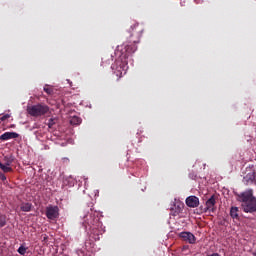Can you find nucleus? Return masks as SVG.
Instances as JSON below:
<instances>
[{"label":"nucleus","instance_id":"obj_3","mask_svg":"<svg viewBox=\"0 0 256 256\" xmlns=\"http://www.w3.org/2000/svg\"><path fill=\"white\" fill-rule=\"evenodd\" d=\"M27 112L31 117H43V115H47V113H49V106L42 104L29 106L27 108Z\"/></svg>","mask_w":256,"mask_h":256},{"label":"nucleus","instance_id":"obj_18","mask_svg":"<svg viewBox=\"0 0 256 256\" xmlns=\"http://www.w3.org/2000/svg\"><path fill=\"white\" fill-rule=\"evenodd\" d=\"M175 212H174V216L179 215V213H181V211H183V206H175Z\"/></svg>","mask_w":256,"mask_h":256},{"label":"nucleus","instance_id":"obj_6","mask_svg":"<svg viewBox=\"0 0 256 256\" xmlns=\"http://www.w3.org/2000/svg\"><path fill=\"white\" fill-rule=\"evenodd\" d=\"M179 238L187 243H190V245L195 244V241H197V238H195V235H193L191 232H181L179 234Z\"/></svg>","mask_w":256,"mask_h":256},{"label":"nucleus","instance_id":"obj_12","mask_svg":"<svg viewBox=\"0 0 256 256\" xmlns=\"http://www.w3.org/2000/svg\"><path fill=\"white\" fill-rule=\"evenodd\" d=\"M47 125L49 129H55V125H57V118H50Z\"/></svg>","mask_w":256,"mask_h":256},{"label":"nucleus","instance_id":"obj_16","mask_svg":"<svg viewBox=\"0 0 256 256\" xmlns=\"http://www.w3.org/2000/svg\"><path fill=\"white\" fill-rule=\"evenodd\" d=\"M27 249H29L28 247H25V244H22L17 252L19 253V255H25V253H27Z\"/></svg>","mask_w":256,"mask_h":256},{"label":"nucleus","instance_id":"obj_5","mask_svg":"<svg viewBox=\"0 0 256 256\" xmlns=\"http://www.w3.org/2000/svg\"><path fill=\"white\" fill-rule=\"evenodd\" d=\"M46 217L51 221L59 218V207L58 206H48L46 207Z\"/></svg>","mask_w":256,"mask_h":256},{"label":"nucleus","instance_id":"obj_17","mask_svg":"<svg viewBox=\"0 0 256 256\" xmlns=\"http://www.w3.org/2000/svg\"><path fill=\"white\" fill-rule=\"evenodd\" d=\"M44 91H45V93H47V95H53V88H51L47 85L44 87Z\"/></svg>","mask_w":256,"mask_h":256},{"label":"nucleus","instance_id":"obj_21","mask_svg":"<svg viewBox=\"0 0 256 256\" xmlns=\"http://www.w3.org/2000/svg\"><path fill=\"white\" fill-rule=\"evenodd\" d=\"M0 179H1V181H7V176H5V174L1 173Z\"/></svg>","mask_w":256,"mask_h":256},{"label":"nucleus","instance_id":"obj_15","mask_svg":"<svg viewBox=\"0 0 256 256\" xmlns=\"http://www.w3.org/2000/svg\"><path fill=\"white\" fill-rule=\"evenodd\" d=\"M7 225V216L0 214V227H5Z\"/></svg>","mask_w":256,"mask_h":256},{"label":"nucleus","instance_id":"obj_7","mask_svg":"<svg viewBox=\"0 0 256 256\" xmlns=\"http://www.w3.org/2000/svg\"><path fill=\"white\" fill-rule=\"evenodd\" d=\"M187 207H191L195 209V207H199V198L197 196H189L186 198Z\"/></svg>","mask_w":256,"mask_h":256},{"label":"nucleus","instance_id":"obj_13","mask_svg":"<svg viewBox=\"0 0 256 256\" xmlns=\"http://www.w3.org/2000/svg\"><path fill=\"white\" fill-rule=\"evenodd\" d=\"M81 118L74 116L70 119V125H81Z\"/></svg>","mask_w":256,"mask_h":256},{"label":"nucleus","instance_id":"obj_4","mask_svg":"<svg viewBox=\"0 0 256 256\" xmlns=\"http://www.w3.org/2000/svg\"><path fill=\"white\" fill-rule=\"evenodd\" d=\"M206 206L203 208L201 207L202 213H215L217 211V200L215 195H212L207 201Z\"/></svg>","mask_w":256,"mask_h":256},{"label":"nucleus","instance_id":"obj_19","mask_svg":"<svg viewBox=\"0 0 256 256\" xmlns=\"http://www.w3.org/2000/svg\"><path fill=\"white\" fill-rule=\"evenodd\" d=\"M4 159H5L4 165H6L7 167H9L11 165V163H13V160H11V159H9L7 157H5Z\"/></svg>","mask_w":256,"mask_h":256},{"label":"nucleus","instance_id":"obj_20","mask_svg":"<svg viewBox=\"0 0 256 256\" xmlns=\"http://www.w3.org/2000/svg\"><path fill=\"white\" fill-rule=\"evenodd\" d=\"M10 117H11V115L5 114L3 116H0V121H7V119H9Z\"/></svg>","mask_w":256,"mask_h":256},{"label":"nucleus","instance_id":"obj_9","mask_svg":"<svg viewBox=\"0 0 256 256\" xmlns=\"http://www.w3.org/2000/svg\"><path fill=\"white\" fill-rule=\"evenodd\" d=\"M19 134L17 132H5L0 136V141H9V139H17Z\"/></svg>","mask_w":256,"mask_h":256},{"label":"nucleus","instance_id":"obj_10","mask_svg":"<svg viewBox=\"0 0 256 256\" xmlns=\"http://www.w3.org/2000/svg\"><path fill=\"white\" fill-rule=\"evenodd\" d=\"M21 211H24V213H29V211H31V209H33V204L27 202V203H23L20 206Z\"/></svg>","mask_w":256,"mask_h":256},{"label":"nucleus","instance_id":"obj_2","mask_svg":"<svg viewBox=\"0 0 256 256\" xmlns=\"http://www.w3.org/2000/svg\"><path fill=\"white\" fill-rule=\"evenodd\" d=\"M238 197L244 213H256V198L253 196V189L242 192Z\"/></svg>","mask_w":256,"mask_h":256},{"label":"nucleus","instance_id":"obj_8","mask_svg":"<svg viewBox=\"0 0 256 256\" xmlns=\"http://www.w3.org/2000/svg\"><path fill=\"white\" fill-rule=\"evenodd\" d=\"M244 185H253L255 183V170L249 172L243 177Z\"/></svg>","mask_w":256,"mask_h":256},{"label":"nucleus","instance_id":"obj_22","mask_svg":"<svg viewBox=\"0 0 256 256\" xmlns=\"http://www.w3.org/2000/svg\"><path fill=\"white\" fill-rule=\"evenodd\" d=\"M78 256H85V252L83 250H77Z\"/></svg>","mask_w":256,"mask_h":256},{"label":"nucleus","instance_id":"obj_11","mask_svg":"<svg viewBox=\"0 0 256 256\" xmlns=\"http://www.w3.org/2000/svg\"><path fill=\"white\" fill-rule=\"evenodd\" d=\"M230 216L232 217V219H239V208L232 207L230 209Z\"/></svg>","mask_w":256,"mask_h":256},{"label":"nucleus","instance_id":"obj_14","mask_svg":"<svg viewBox=\"0 0 256 256\" xmlns=\"http://www.w3.org/2000/svg\"><path fill=\"white\" fill-rule=\"evenodd\" d=\"M0 169L3 170L4 173H11V171H13V168L6 166V164L2 162H0Z\"/></svg>","mask_w":256,"mask_h":256},{"label":"nucleus","instance_id":"obj_1","mask_svg":"<svg viewBox=\"0 0 256 256\" xmlns=\"http://www.w3.org/2000/svg\"><path fill=\"white\" fill-rule=\"evenodd\" d=\"M141 35H143V27L139 24H134L125 32V37H127L129 44L124 46L119 59L111 66V69L114 70V75H116L118 79H121V77L127 73V69H129L127 59L129 55H133V53L137 51V43H140Z\"/></svg>","mask_w":256,"mask_h":256}]
</instances>
